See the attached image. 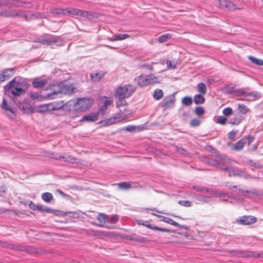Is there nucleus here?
<instances>
[{"label":"nucleus","instance_id":"nucleus-1","mask_svg":"<svg viewBox=\"0 0 263 263\" xmlns=\"http://www.w3.org/2000/svg\"><path fill=\"white\" fill-rule=\"evenodd\" d=\"M74 88L68 81L58 84L50 85L45 94V97L50 99L56 98L59 94H71L73 92Z\"/></svg>","mask_w":263,"mask_h":263},{"label":"nucleus","instance_id":"nucleus-2","mask_svg":"<svg viewBox=\"0 0 263 263\" xmlns=\"http://www.w3.org/2000/svg\"><path fill=\"white\" fill-rule=\"evenodd\" d=\"M28 89L27 80L21 77H16L5 87V90L11 92L14 96L23 95Z\"/></svg>","mask_w":263,"mask_h":263},{"label":"nucleus","instance_id":"nucleus-3","mask_svg":"<svg viewBox=\"0 0 263 263\" xmlns=\"http://www.w3.org/2000/svg\"><path fill=\"white\" fill-rule=\"evenodd\" d=\"M135 90L136 88L131 84L119 86L117 88L115 93L117 107L125 105L126 104L125 98L130 97Z\"/></svg>","mask_w":263,"mask_h":263},{"label":"nucleus","instance_id":"nucleus-4","mask_svg":"<svg viewBox=\"0 0 263 263\" xmlns=\"http://www.w3.org/2000/svg\"><path fill=\"white\" fill-rule=\"evenodd\" d=\"M134 82L140 87H144L148 85L158 82V79L154 74L140 75L136 77Z\"/></svg>","mask_w":263,"mask_h":263},{"label":"nucleus","instance_id":"nucleus-5","mask_svg":"<svg viewBox=\"0 0 263 263\" xmlns=\"http://www.w3.org/2000/svg\"><path fill=\"white\" fill-rule=\"evenodd\" d=\"M93 100L91 98H84L78 99L75 107L77 109L83 111L88 109L93 104Z\"/></svg>","mask_w":263,"mask_h":263},{"label":"nucleus","instance_id":"nucleus-6","mask_svg":"<svg viewBox=\"0 0 263 263\" xmlns=\"http://www.w3.org/2000/svg\"><path fill=\"white\" fill-rule=\"evenodd\" d=\"M70 101L67 102L64 101H55L52 103L47 104L42 107L41 111H46L47 110H53L60 109L65 106H68L70 103Z\"/></svg>","mask_w":263,"mask_h":263},{"label":"nucleus","instance_id":"nucleus-7","mask_svg":"<svg viewBox=\"0 0 263 263\" xmlns=\"http://www.w3.org/2000/svg\"><path fill=\"white\" fill-rule=\"evenodd\" d=\"M6 16H21L25 18L27 20H28V18H30L31 16L36 17H42V16H39V13L32 14L30 12L21 11L16 10H12L7 13Z\"/></svg>","mask_w":263,"mask_h":263},{"label":"nucleus","instance_id":"nucleus-8","mask_svg":"<svg viewBox=\"0 0 263 263\" xmlns=\"http://www.w3.org/2000/svg\"><path fill=\"white\" fill-rule=\"evenodd\" d=\"M229 175L230 176H238L246 179H249L251 177L250 175L247 173L238 168H231V169L229 170Z\"/></svg>","mask_w":263,"mask_h":263},{"label":"nucleus","instance_id":"nucleus-9","mask_svg":"<svg viewBox=\"0 0 263 263\" xmlns=\"http://www.w3.org/2000/svg\"><path fill=\"white\" fill-rule=\"evenodd\" d=\"M48 80L45 78H36L33 79L32 85L35 88H41L47 83Z\"/></svg>","mask_w":263,"mask_h":263},{"label":"nucleus","instance_id":"nucleus-10","mask_svg":"<svg viewBox=\"0 0 263 263\" xmlns=\"http://www.w3.org/2000/svg\"><path fill=\"white\" fill-rule=\"evenodd\" d=\"M14 74L13 68L6 69L0 73V83L9 79Z\"/></svg>","mask_w":263,"mask_h":263},{"label":"nucleus","instance_id":"nucleus-11","mask_svg":"<svg viewBox=\"0 0 263 263\" xmlns=\"http://www.w3.org/2000/svg\"><path fill=\"white\" fill-rule=\"evenodd\" d=\"M247 141L248 137H243L240 140L236 142L234 145H233L232 149L236 151H241Z\"/></svg>","mask_w":263,"mask_h":263},{"label":"nucleus","instance_id":"nucleus-12","mask_svg":"<svg viewBox=\"0 0 263 263\" xmlns=\"http://www.w3.org/2000/svg\"><path fill=\"white\" fill-rule=\"evenodd\" d=\"M249 91L245 93L246 99L243 100L252 101L260 98V93L259 92L257 91L250 92Z\"/></svg>","mask_w":263,"mask_h":263},{"label":"nucleus","instance_id":"nucleus-13","mask_svg":"<svg viewBox=\"0 0 263 263\" xmlns=\"http://www.w3.org/2000/svg\"><path fill=\"white\" fill-rule=\"evenodd\" d=\"M236 255H238L240 257H258L260 256L259 254L257 252L246 251H239L238 252H236Z\"/></svg>","mask_w":263,"mask_h":263},{"label":"nucleus","instance_id":"nucleus-14","mask_svg":"<svg viewBox=\"0 0 263 263\" xmlns=\"http://www.w3.org/2000/svg\"><path fill=\"white\" fill-rule=\"evenodd\" d=\"M198 202L201 203H210L212 201V199L208 196H205L203 194L204 193V190L200 189L198 187Z\"/></svg>","mask_w":263,"mask_h":263},{"label":"nucleus","instance_id":"nucleus-15","mask_svg":"<svg viewBox=\"0 0 263 263\" xmlns=\"http://www.w3.org/2000/svg\"><path fill=\"white\" fill-rule=\"evenodd\" d=\"M256 221V218L252 216H243L240 218V222L244 224H252Z\"/></svg>","mask_w":263,"mask_h":263},{"label":"nucleus","instance_id":"nucleus-16","mask_svg":"<svg viewBox=\"0 0 263 263\" xmlns=\"http://www.w3.org/2000/svg\"><path fill=\"white\" fill-rule=\"evenodd\" d=\"M162 106L164 109L172 108L173 105V97L172 96L166 97L162 101Z\"/></svg>","mask_w":263,"mask_h":263},{"label":"nucleus","instance_id":"nucleus-17","mask_svg":"<svg viewBox=\"0 0 263 263\" xmlns=\"http://www.w3.org/2000/svg\"><path fill=\"white\" fill-rule=\"evenodd\" d=\"M112 100L110 99V98H108L103 102V105L100 109V111L103 115H104L108 112V106L111 105L112 104Z\"/></svg>","mask_w":263,"mask_h":263},{"label":"nucleus","instance_id":"nucleus-18","mask_svg":"<svg viewBox=\"0 0 263 263\" xmlns=\"http://www.w3.org/2000/svg\"><path fill=\"white\" fill-rule=\"evenodd\" d=\"M98 113H92L89 115L84 116L80 121L81 122L86 121L88 122H94L98 119Z\"/></svg>","mask_w":263,"mask_h":263},{"label":"nucleus","instance_id":"nucleus-19","mask_svg":"<svg viewBox=\"0 0 263 263\" xmlns=\"http://www.w3.org/2000/svg\"><path fill=\"white\" fill-rule=\"evenodd\" d=\"M56 159L70 163L77 162V160L76 158L68 155H59Z\"/></svg>","mask_w":263,"mask_h":263},{"label":"nucleus","instance_id":"nucleus-20","mask_svg":"<svg viewBox=\"0 0 263 263\" xmlns=\"http://www.w3.org/2000/svg\"><path fill=\"white\" fill-rule=\"evenodd\" d=\"M207 194L209 195H212L215 197H221L227 196L228 194V193L220 192L217 190H212L211 191L206 190Z\"/></svg>","mask_w":263,"mask_h":263},{"label":"nucleus","instance_id":"nucleus-21","mask_svg":"<svg viewBox=\"0 0 263 263\" xmlns=\"http://www.w3.org/2000/svg\"><path fill=\"white\" fill-rule=\"evenodd\" d=\"M59 38L56 36L41 39L40 42L44 45H51L58 42Z\"/></svg>","mask_w":263,"mask_h":263},{"label":"nucleus","instance_id":"nucleus-22","mask_svg":"<svg viewBox=\"0 0 263 263\" xmlns=\"http://www.w3.org/2000/svg\"><path fill=\"white\" fill-rule=\"evenodd\" d=\"M97 219L100 222L97 226L100 227H103L104 224L108 220V216L105 214L100 213L97 216Z\"/></svg>","mask_w":263,"mask_h":263},{"label":"nucleus","instance_id":"nucleus-23","mask_svg":"<svg viewBox=\"0 0 263 263\" xmlns=\"http://www.w3.org/2000/svg\"><path fill=\"white\" fill-rule=\"evenodd\" d=\"M38 211L40 212H46L48 213H54L55 215H60V214L59 213L61 212V211H55V210H52L50 208H49L47 206H45L44 205H40V204L39 205Z\"/></svg>","mask_w":263,"mask_h":263},{"label":"nucleus","instance_id":"nucleus-24","mask_svg":"<svg viewBox=\"0 0 263 263\" xmlns=\"http://www.w3.org/2000/svg\"><path fill=\"white\" fill-rule=\"evenodd\" d=\"M50 12L54 16L66 15V9L54 8L51 9Z\"/></svg>","mask_w":263,"mask_h":263},{"label":"nucleus","instance_id":"nucleus-25","mask_svg":"<svg viewBox=\"0 0 263 263\" xmlns=\"http://www.w3.org/2000/svg\"><path fill=\"white\" fill-rule=\"evenodd\" d=\"M226 186L230 190L234 192H241V193H246L248 194H254L255 193L254 190L252 191L241 190L240 189H238L237 186L236 185L229 186L228 185H226Z\"/></svg>","mask_w":263,"mask_h":263},{"label":"nucleus","instance_id":"nucleus-26","mask_svg":"<svg viewBox=\"0 0 263 263\" xmlns=\"http://www.w3.org/2000/svg\"><path fill=\"white\" fill-rule=\"evenodd\" d=\"M219 4L221 8H226L229 10L233 9V5L232 3L228 0H219Z\"/></svg>","mask_w":263,"mask_h":263},{"label":"nucleus","instance_id":"nucleus-27","mask_svg":"<svg viewBox=\"0 0 263 263\" xmlns=\"http://www.w3.org/2000/svg\"><path fill=\"white\" fill-rule=\"evenodd\" d=\"M129 37V35L127 34H116L112 36V37L109 39V40L111 41H121Z\"/></svg>","mask_w":263,"mask_h":263},{"label":"nucleus","instance_id":"nucleus-28","mask_svg":"<svg viewBox=\"0 0 263 263\" xmlns=\"http://www.w3.org/2000/svg\"><path fill=\"white\" fill-rule=\"evenodd\" d=\"M1 108L4 110L8 115L9 113L11 114H13V110L11 107L7 104V101L5 99L3 98V101L1 104Z\"/></svg>","mask_w":263,"mask_h":263},{"label":"nucleus","instance_id":"nucleus-29","mask_svg":"<svg viewBox=\"0 0 263 263\" xmlns=\"http://www.w3.org/2000/svg\"><path fill=\"white\" fill-rule=\"evenodd\" d=\"M250 90V89L249 87L241 89H236L233 90V95L234 96H245V93L247 92Z\"/></svg>","mask_w":263,"mask_h":263},{"label":"nucleus","instance_id":"nucleus-30","mask_svg":"<svg viewBox=\"0 0 263 263\" xmlns=\"http://www.w3.org/2000/svg\"><path fill=\"white\" fill-rule=\"evenodd\" d=\"M143 226L146 227L147 228L151 229L153 230H158L162 232H168L169 231L167 229H164V228H160L155 226H153L152 224H150L149 222L148 221H145L144 222Z\"/></svg>","mask_w":263,"mask_h":263},{"label":"nucleus","instance_id":"nucleus-31","mask_svg":"<svg viewBox=\"0 0 263 263\" xmlns=\"http://www.w3.org/2000/svg\"><path fill=\"white\" fill-rule=\"evenodd\" d=\"M153 215H155V216H157L158 217H162V220L168 224H172V225H173V226H179V224L176 221H175L174 220H173L171 218H170L168 217H164V216H159V215H157L154 213H152Z\"/></svg>","mask_w":263,"mask_h":263},{"label":"nucleus","instance_id":"nucleus-32","mask_svg":"<svg viewBox=\"0 0 263 263\" xmlns=\"http://www.w3.org/2000/svg\"><path fill=\"white\" fill-rule=\"evenodd\" d=\"M81 9L76 8H67L66 15H70L72 16H80Z\"/></svg>","mask_w":263,"mask_h":263},{"label":"nucleus","instance_id":"nucleus-33","mask_svg":"<svg viewBox=\"0 0 263 263\" xmlns=\"http://www.w3.org/2000/svg\"><path fill=\"white\" fill-rule=\"evenodd\" d=\"M238 110L239 112L241 115H246L249 111V108L243 104H238Z\"/></svg>","mask_w":263,"mask_h":263},{"label":"nucleus","instance_id":"nucleus-34","mask_svg":"<svg viewBox=\"0 0 263 263\" xmlns=\"http://www.w3.org/2000/svg\"><path fill=\"white\" fill-rule=\"evenodd\" d=\"M243 120V118L242 116H239L237 117H234L229 121V123L232 124L238 125Z\"/></svg>","mask_w":263,"mask_h":263},{"label":"nucleus","instance_id":"nucleus-35","mask_svg":"<svg viewBox=\"0 0 263 263\" xmlns=\"http://www.w3.org/2000/svg\"><path fill=\"white\" fill-rule=\"evenodd\" d=\"M42 199L46 202L49 203L53 199V195L49 192H45L42 194Z\"/></svg>","mask_w":263,"mask_h":263},{"label":"nucleus","instance_id":"nucleus-36","mask_svg":"<svg viewBox=\"0 0 263 263\" xmlns=\"http://www.w3.org/2000/svg\"><path fill=\"white\" fill-rule=\"evenodd\" d=\"M80 14L79 16L86 18L88 20H91L93 18V15L90 12L88 11L81 10Z\"/></svg>","mask_w":263,"mask_h":263},{"label":"nucleus","instance_id":"nucleus-37","mask_svg":"<svg viewBox=\"0 0 263 263\" xmlns=\"http://www.w3.org/2000/svg\"><path fill=\"white\" fill-rule=\"evenodd\" d=\"M91 78L93 81H99L104 76V73L102 72H96L91 74Z\"/></svg>","mask_w":263,"mask_h":263},{"label":"nucleus","instance_id":"nucleus-38","mask_svg":"<svg viewBox=\"0 0 263 263\" xmlns=\"http://www.w3.org/2000/svg\"><path fill=\"white\" fill-rule=\"evenodd\" d=\"M163 96V92L160 89H156L153 94V97L156 100H159Z\"/></svg>","mask_w":263,"mask_h":263},{"label":"nucleus","instance_id":"nucleus-39","mask_svg":"<svg viewBox=\"0 0 263 263\" xmlns=\"http://www.w3.org/2000/svg\"><path fill=\"white\" fill-rule=\"evenodd\" d=\"M171 37L172 36L170 34H163L159 36L158 40L160 43H163L168 41Z\"/></svg>","mask_w":263,"mask_h":263},{"label":"nucleus","instance_id":"nucleus-40","mask_svg":"<svg viewBox=\"0 0 263 263\" xmlns=\"http://www.w3.org/2000/svg\"><path fill=\"white\" fill-rule=\"evenodd\" d=\"M206 86L203 83H198V93L201 95H205L206 92Z\"/></svg>","mask_w":263,"mask_h":263},{"label":"nucleus","instance_id":"nucleus-41","mask_svg":"<svg viewBox=\"0 0 263 263\" xmlns=\"http://www.w3.org/2000/svg\"><path fill=\"white\" fill-rule=\"evenodd\" d=\"M213 165L217 166L218 168H219L221 170L227 171L228 173H229V170L231 169L230 168H228L224 164H223L221 163L218 162L217 161H214Z\"/></svg>","mask_w":263,"mask_h":263},{"label":"nucleus","instance_id":"nucleus-42","mask_svg":"<svg viewBox=\"0 0 263 263\" xmlns=\"http://www.w3.org/2000/svg\"><path fill=\"white\" fill-rule=\"evenodd\" d=\"M254 139V138L253 137L249 136L248 137L247 142H248L249 148L251 151L255 150L257 148V146L256 145L251 144V143L253 142Z\"/></svg>","mask_w":263,"mask_h":263},{"label":"nucleus","instance_id":"nucleus-43","mask_svg":"<svg viewBox=\"0 0 263 263\" xmlns=\"http://www.w3.org/2000/svg\"><path fill=\"white\" fill-rule=\"evenodd\" d=\"M249 59L254 64H256L257 65L261 66L263 65V61L261 59H258L256 58L250 56L249 57Z\"/></svg>","mask_w":263,"mask_h":263},{"label":"nucleus","instance_id":"nucleus-44","mask_svg":"<svg viewBox=\"0 0 263 263\" xmlns=\"http://www.w3.org/2000/svg\"><path fill=\"white\" fill-rule=\"evenodd\" d=\"M118 187L121 189L127 190L131 187V185L128 182H122L118 184Z\"/></svg>","mask_w":263,"mask_h":263},{"label":"nucleus","instance_id":"nucleus-45","mask_svg":"<svg viewBox=\"0 0 263 263\" xmlns=\"http://www.w3.org/2000/svg\"><path fill=\"white\" fill-rule=\"evenodd\" d=\"M192 99L191 97H185L182 100V103L186 106L190 105L192 103Z\"/></svg>","mask_w":263,"mask_h":263},{"label":"nucleus","instance_id":"nucleus-46","mask_svg":"<svg viewBox=\"0 0 263 263\" xmlns=\"http://www.w3.org/2000/svg\"><path fill=\"white\" fill-rule=\"evenodd\" d=\"M125 130L127 132L134 133L139 131V128L133 125H128L125 127Z\"/></svg>","mask_w":263,"mask_h":263},{"label":"nucleus","instance_id":"nucleus-47","mask_svg":"<svg viewBox=\"0 0 263 263\" xmlns=\"http://www.w3.org/2000/svg\"><path fill=\"white\" fill-rule=\"evenodd\" d=\"M227 120L226 118L222 116H220L217 117L216 122L221 125H225L227 122Z\"/></svg>","mask_w":263,"mask_h":263},{"label":"nucleus","instance_id":"nucleus-48","mask_svg":"<svg viewBox=\"0 0 263 263\" xmlns=\"http://www.w3.org/2000/svg\"><path fill=\"white\" fill-rule=\"evenodd\" d=\"M116 120H117L116 118H113V119L110 118V119L106 120L105 122H104V124L105 125H111L112 124L116 123V122H117Z\"/></svg>","mask_w":263,"mask_h":263},{"label":"nucleus","instance_id":"nucleus-49","mask_svg":"<svg viewBox=\"0 0 263 263\" xmlns=\"http://www.w3.org/2000/svg\"><path fill=\"white\" fill-rule=\"evenodd\" d=\"M166 64L167 65V67L168 69H173L176 67V65L174 61L167 60L166 61Z\"/></svg>","mask_w":263,"mask_h":263},{"label":"nucleus","instance_id":"nucleus-50","mask_svg":"<svg viewBox=\"0 0 263 263\" xmlns=\"http://www.w3.org/2000/svg\"><path fill=\"white\" fill-rule=\"evenodd\" d=\"M222 113L225 116H230L232 114V109L230 107L225 108L223 109Z\"/></svg>","mask_w":263,"mask_h":263},{"label":"nucleus","instance_id":"nucleus-51","mask_svg":"<svg viewBox=\"0 0 263 263\" xmlns=\"http://www.w3.org/2000/svg\"><path fill=\"white\" fill-rule=\"evenodd\" d=\"M179 204L186 207H189L191 205V202L188 200H180L178 202Z\"/></svg>","mask_w":263,"mask_h":263},{"label":"nucleus","instance_id":"nucleus-52","mask_svg":"<svg viewBox=\"0 0 263 263\" xmlns=\"http://www.w3.org/2000/svg\"><path fill=\"white\" fill-rule=\"evenodd\" d=\"M227 197L233 199L237 201L242 202L243 201V199L241 198H237L235 196H233V194L231 193V194L228 193Z\"/></svg>","mask_w":263,"mask_h":263},{"label":"nucleus","instance_id":"nucleus-53","mask_svg":"<svg viewBox=\"0 0 263 263\" xmlns=\"http://www.w3.org/2000/svg\"><path fill=\"white\" fill-rule=\"evenodd\" d=\"M119 220V217L118 215H114L110 217V222L111 223H116Z\"/></svg>","mask_w":263,"mask_h":263},{"label":"nucleus","instance_id":"nucleus-54","mask_svg":"<svg viewBox=\"0 0 263 263\" xmlns=\"http://www.w3.org/2000/svg\"><path fill=\"white\" fill-rule=\"evenodd\" d=\"M39 205L40 204H35L33 202H31L29 204L30 208L33 210H36L38 211Z\"/></svg>","mask_w":263,"mask_h":263},{"label":"nucleus","instance_id":"nucleus-55","mask_svg":"<svg viewBox=\"0 0 263 263\" xmlns=\"http://www.w3.org/2000/svg\"><path fill=\"white\" fill-rule=\"evenodd\" d=\"M236 134L237 133L236 132L232 130L228 134V138L230 139L233 140L235 138Z\"/></svg>","mask_w":263,"mask_h":263},{"label":"nucleus","instance_id":"nucleus-56","mask_svg":"<svg viewBox=\"0 0 263 263\" xmlns=\"http://www.w3.org/2000/svg\"><path fill=\"white\" fill-rule=\"evenodd\" d=\"M202 95L198 94V104H203L205 101V98Z\"/></svg>","mask_w":263,"mask_h":263},{"label":"nucleus","instance_id":"nucleus-57","mask_svg":"<svg viewBox=\"0 0 263 263\" xmlns=\"http://www.w3.org/2000/svg\"><path fill=\"white\" fill-rule=\"evenodd\" d=\"M154 64H156V63L152 62V63L149 65H143V67H145L147 69H149L151 71H153V65Z\"/></svg>","mask_w":263,"mask_h":263},{"label":"nucleus","instance_id":"nucleus-58","mask_svg":"<svg viewBox=\"0 0 263 263\" xmlns=\"http://www.w3.org/2000/svg\"><path fill=\"white\" fill-rule=\"evenodd\" d=\"M205 112L204 108L201 106H198V117L202 115Z\"/></svg>","mask_w":263,"mask_h":263},{"label":"nucleus","instance_id":"nucleus-59","mask_svg":"<svg viewBox=\"0 0 263 263\" xmlns=\"http://www.w3.org/2000/svg\"><path fill=\"white\" fill-rule=\"evenodd\" d=\"M220 158L221 160H222L224 162H228V163L231 162V160L226 158L225 156H220Z\"/></svg>","mask_w":263,"mask_h":263},{"label":"nucleus","instance_id":"nucleus-60","mask_svg":"<svg viewBox=\"0 0 263 263\" xmlns=\"http://www.w3.org/2000/svg\"><path fill=\"white\" fill-rule=\"evenodd\" d=\"M191 125L192 126H197V119H194L192 120L191 122Z\"/></svg>","mask_w":263,"mask_h":263},{"label":"nucleus","instance_id":"nucleus-61","mask_svg":"<svg viewBox=\"0 0 263 263\" xmlns=\"http://www.w3.org/2000/svg\"><path fill=\"white\" fill-rule=\"evenodd\" d=\"M12 5L15 7L22 6V5L20 4V2H18L17 1H14L13 3L12 4Z\"/></svg>","mask_w":263,"mask_h":263},{"label":"nucleus","instance_id":"nucleus-62","mask_svg":"<svg viewBox=\"0 0 263 263\" xmlns=\"http://www.w3.org/2000/svg\"><path fill=\"white\" fill-rule=\"evenodd\" d=\"M137 223L138 224H141V225H143L144 224V222L145 221H144L142 219H139V220H137Z\"/></svg>","mask_w":263,"mask_h":263},{"label":"nucleus","instance_id":"nucleus-63","mask_svg":"<svg viewBox=\"0 0 263 263\" xmlns=\"http://www.w3.org/2000/svg\"><path fill=\"white\" fill-rule=\"evenodd\" d=\"M194 101L195 103L197 104V102H198V101H197V95H195V96L194 97Z\"/></svg>","mask_w":263,"mask_h":263},{"label":"nucleus","instance_id":"nucleus-64","mask_svg":"<svg viewBox=\"0 0 263 263\" xmlns=\"http://www.w3.org/2000/svg\"><path fill=\"white\" fill-rule=\"evenodd\" d=\"M252 161L251 162L250 164L252 166H255V167H259V166L256 163H252Z\"/></svg>","mask_w":263,"mask_h":263}]
</instances>
